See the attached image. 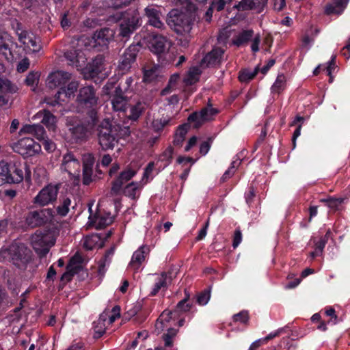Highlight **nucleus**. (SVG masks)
I'll return each instance as SVG.
<instances>
[{"label": "nucleus", "mask_w": 350, "mask_h": 350, "mask_svg": "<svg viewBox=\"0 0 350 350\" xmlns=\"http://www.w3.org/2000/svg\"><path fill=\"white\" fill-rule=\"evenodd\" d=\"M91 122H82L77 116H68L66 118L67 139L72 143L81 144L86 142L92 135L96 124V113L90 112Z\"/></svg>", "instance_id": "obj_1"}, {"label": "nucleus", "mask_w": 350, "mask_h": 350, "mask_svg": "<svg viewBox=\"0 0 350 350\" xmlns=\"http://www.w3.org/2000/svg\"><path fill=\"white\" fill-rule=\"evenodd\" d=\"M55 241V233L50 230L37 231L31 237V244L35 252L41 257L44 256L49 252Z\"/></svg>", "instance_id": "obj_2"}, {"label": "nucleus", "mask_w": 350, "mask_h": 350, "mask_svg": "<svg viewBox=\"0 0 350 350\" xmlns=\"http://www.w3.org/2000/svg\"><path fill=\"white\" fill-rule=\"evenodd\" d=\"M193 21L191 16L178 9L172 10L166 18L167 24L178 33L190 31Z\"/></svg>", "instance_id": "obj_3"}, {"label": "nucleus", "mask_w": 350, "mask_h": 350, "mask_svg": "<svg viewBox=\"0 0 350 350\" xmlns=\"http://www.w3.org/2000/svg\"><path fill=\"white\" fill-rule=\"evenodd\" d=\"M173 315L172 311L165 310L161 313L155 323V332L157 334L165 329L167 332V334L163 336V340L166 347L172 346V338L177 334V330L171 327L175 321Z\"/></svg>", "instance_id": "obj_4"}, {"label": "nucleus", "mask_w": 350, "mask_h": 350, "mask_svg": "<svg viewBox=\"0 0 350 350\" xmlns=\"http://www.w3.org/2000/svg\"><path fill=\"white\" fill-rule=\"evenodd\" d=\"M116 129L109 120H104L98 128V142L103 150L113 149L118 143Z\"/></svg>", "instance_id": "obj_5"}, {"label": "nucleus", "mask_w": 350, "mask_h": 350, "mask_svg": "<svg viewBox=\"0 0 350 350\" xmlns=\"http://www.w3.org/2000/svg\"><path fill=\"white\" fill-rule=\"evenodd\" d=\"M3 252H8L13 263L18 268L25 267L31 260V251L24 244H12Z\"/></svg>", "instance_id": "obj_6"}, {"label": "nucleus", "mask_w": 350, "mask_h": 350, "mask_svg": "<svg viewBox=\"0 0 350 350\" xmlns=\"http://www.w3.org/2000/svg\"><path fill=\"white\" fill-rule=\"evenodd\" d=\"M139 167L132 163L122 170L111 183V193L118 194L122 190L123 185L131 180L138 172Z\"/></svg>", "instance_id": "obj_7"}, {"label": "nucleus", "mask_w": 350, "mask_h": 350, "mask_svg": "<svg viewBox=\"0 0 350 350\" xmlns=\"http://www.w3.org/2000/svg\"><path fill=\"white\" fill-rule=\"evenodd\" d=\"M115 83L109 82L103 88V92L105 94H111V105L114 111H124L128 104L127 98L123 96V91L119 87H115L112 91Z\"/></svg>", "instance_id": "obj_8"}, {"label": "nucleus", "mask_w": 350, "mask_h": 350, "mask_svg": "<svg viewBox=\"0 0 350 350\" xmlns=\"http://www.w3.org/2000/svg\"><path fill=\"white\" fill-rule=\"evenodd\" d=\"M54 217V211L51 208H43L40 211L29 212L25 218V223L28 227L35 228L52 221Z\"/></svg>", "instance_id": "obj_9"}, {"label": "nucleus", "mask_w": 350, "mask_h": 350, "mask_svg": "<svg viewBox=\"0 0 350 350\" xmlns=\"http://www.w3.org/2000/svg\"><path fill=\"white\" fill-rule=\"evenodd\" d=\"M14 150L25 157H33L41 152V146L31 137H24L14 145Z\"/></svg>", "instance_id": "obj_10"}, {"label": "nucleus", "mask_w": 350, "mask_h": 350, "mask_svg": "<svg viewBox=\"0 0 350 350\" xmlns=\"http://www.w3.org/2000/svg\"><path fill=\"white\" fill-rule=\"evenodd\" d=\"M79 87V83L77 81H72L68 83L67 86H63L57 92L55 98H45L44 103L50 106H55L61 104L62 102H65L66 98H70L74 97L75 92Z\"/></svg>", "instance_id": "obj_11"}, {"label": "nucleus", "mask_w": 350, "mask_h": 350, "mask_svg": "<svg viewBox=\"0 0 350 350\" xmlns=\"http://www.w3.org/2000/svg\"><path fill=\"white\" fill-rule=\"evenodd\" d=\"M60 168L62 171L67 172L70 177L79 180L81 163L72 152H68L64 154Z\"/></svg>", "instance_id": "obj_12"}, {"label": "nucleus", "mask_w": 350, "mask_h": 350, "mask_svg": "<svg viewBox=\"0 0 350 350\" xmlns=\"http://www.w3.org/2000/svg\"><path fill=\"white\" fill-rule=\"evenodd\" d=\"M140 16L136 9H129L124 16V22L121 24V35L124 37L135 31L140 25Z\"/></svg>", "instance_id": "obj_13"}, {"label": "nucleus", "mask_w": 350, "mask_h": 350, "mask_svg": "<svg viewBox=\"0 0 350 350\" xmlns=\"http://www.w3.org/2000/svg\"><path fill=\"white\" fill-rule=\"evenodd\" d=\"M59 188L56 185H48L41 189L33 198V202L39 206H46L57 199Z\"/></svg>", "instance_id": "obj_14"}, {"label": "nucleus", "mask_w": 350, "mask_h": 350, "mask_svg": "<svg viewBox=\"0 0 350 350\" xmlns=\"http://www.w3.org/2000/svg\"><path fill=\"white\" fill-rule=\"evenodd\" d=\"M218 112L217 109L212 107L211 105H208L200 111L191 113L188 118V121L190 123H193L194 127L198 128L205 122L213 120Z\"/></svg>", "instance_id": "obj_15"}, {"label": "nucleus", "mask_w": 350, "mask_h": 350, "mask_svg": "<svg viewBox=\"0 0 350 350\" xmlns=\"http://www.w3.org/2000/svg\"><path fill=\"white\" fill-rule=\"evenodd\" d=\"M92 206V204L88 205L89 211L90 213L88 222L89 226H94L96 229H102L113 222V218L110 213L98 212L93 215Z\"/></svg>", "instance_id": "obj_16"}, {"label": "nucleus", "mask_w": 350, "mask_h": 350, "mask_svg": "<svg viewBox=\"0 0 350 350\" xmlns=\"http://www.w3.org/2000/svg\"><path fill=\"white\" fill-rule=\"evenodd\" d=\"M71 79V74L62 71L57 70L51 72L46 81V86L51 90L57 88H61L64 86Z\"/></svg>", "instance_id": "obj_17"}, {"label": "nucleus", "mask_w": 350, "mask_h": 350, "mask_svg": "<svg viewBox=\"0 0 350 350\" xmlns=\"http://www.w3.org/2000/svg\"><path fill=\"white\" fill-rule=\"evenodd\" d=\"M77 101L86 108H93L97 105L98 97L95 94L94 88L88 85L79 90Z\"/></svg>", "instance_id": "obj_18"}, {"label": "nucleus", "mask_w": 350, "mask_h": 350, "mask_svg": "<svg viewBox=\"0 0 350 350\" xmlns=\"http://www.w3.org/2000/svg\"><path fill=\"white\" fill-rule=\"evenodd\" d=\"M166 45H150L149 50L157 55L158 59L161 63L172 62L176 57V50L174 47H165Z\"/></svg>", "instance_id": "obj_19"}, {"label": "nucleus", "mask_w": 350, "mask_h": 350, "mask_svg": "<svg viewBox=\"0 0 350 350\" xmlns=\"http://www.w3.org/2000/svg\"><path fill=\"white\" fill-rule=\"evenodd\" d=\"M105 64L104 57L102 55H98L92 63L89 64L86 69L89 72L90 77L93 78L100 75L101 78H105L108 76L107 72H105Z\"/></svg>", "instance_id": "obj_20"}, {"label": "nucleus", "mask_w": 350, "mask_h": 350, "mask_svg": "<svg viewBox=\"0 0 350 350\" xmlns=\"http://www.w3.org/2000/svg\"><path fill=\"white\" fill-rule=\"evenodd\" d=\"M83 258L79 254H76L70 260L66 267V272L62 276V280H70L72 276L82 268Z\"/></svg>", "instance_id": "obj_21"}, {"label": "nucleus", "mask_w": 350, "mask_h": 350, "mask_svg": "<svg viewBox=\"0 0 350 350\" xmlns=\"http://www.w3.org/2000/svg\"><path fill=\"white\" fill-rule=\"evenodd\" d=\"M65 58L69 64L77 68H81L86 62L87 58L84 53L75 47L64 53Z\"/></svg>", "instance_id": "obj_22"}, {"label": "nucleus", "mask_w": 350, "mask_h": 350, "mask_svg": "<svg viewBox=\"0 0 350 350\" xmlns=\"http://www.w3.org/2000/svg\"><path fill=\"white\" fill-rule=\"evenodd\" d=\"M252 41V44H259L260 38L259 34L254 35L251 29L243 30L233 38L232 44H244Z\"/></svg>", "instance_id": "obj_23"}, {"label": "nucleus", "mask_w": 350, "mask_h": 350, "mask_svg": "<svg viewBox=\"0 0 350 350\" xmlns=\"http://www.w3.org/2000/svg\"><path fill=\"white\" fill-rule=\"evenodd\" d=\"M149 253V248L146 245L140 246L133 254L131 262L129 263L130 267L137 270L142 264L145 261L146 257Z\"/></svg>", "instance_id": "obj_24"}, {"label": "nucleus", "mask_w": 350, "mask_h": 350, "mask_svg": "<svg viewBox=\"0 0 350 350\" xmlns=\"http://www.w3.org/2000/svg\"><path fill=\"white\" fill-rule=\"evenodd\" d=\"M146 183L143 181H132L126 185L124 188L122 187V192L126 197L135 200L139 197L140 192Z\"/></svg>", "instance_id": "obj_25"}, {"label": "nucleus", "mask_w": 350, "mask_h": 350, "mask_svg": "<svg viewBox=\"0 0 350 350\" xmlns=\"http://www.w3.org/2000/svg\"><path fill=\"white\" fill-rule=\"evenodd\" d=\"M18 87L7 79L0 78V93L13 94L16 92ZM9 99L7 96L0 94V105L8 104Z\"/></svg>", "instance_id": "obj_26"}, {"label": "nucleus", "mask_w": 350, "mask_h": 350, "mask_svg": "<svg viewBox=\"0 0 350 350\" xmlns=\"http://www.w3.org/2000/svg\"><path fill=\"white\" fill-rule=\"evenodd\" d=\"M224 50L220 48H215L211 52L208 53L201 60L200 65L206 67L215 65L220 62Z\"/></svg>", "instance_id": "obj_27"}, {"label": "nucleus", "mask_w": 350, "mask_h": 350, "mask_svg": "<svg viewBox=\"0 0 350 350\" xmlns=\"http://www.w3.org/2000/svg\"><path fill=\"white\" fill-rule=\"evenodd\" d=\"M145 14L148 18L150 25L157 28H162L163 23L161 20V12L157 8L153 6H148L144 10Z\"/></svg>", "instance_id": "obj_28"}, {"label": "nucleus", "mask_w": 350, "mask_h": 350, "mask_svg": "<svg viewBox=\"0 0 350 350\" xmlns=\"http://www.w3.org/2000/svg\"><path fill=\"white\" fill-rule=\"evenodd\" d=\"M349 0H333L332 3L325 6L324 13L326 15L342 14L346 8Z\"/></svg>", "instance_id": "obj_29"}, {"label": "nucleus", "mask_w": 350, "mask_h": 350, "mask_svg": "<svg viewBox=\"0 0 350 350\" xmlns=\"http://www.w3.org/2000/svg\"><path fill=\"white\" fill-rule=\"evenodd\" d=\"M23 45H0V53L9 62L16 60L18 57L17 53L21 52Z\"/></svg>", "instance_id": "obj_30"}, {"label": "nucleus", "mask_w": 350, "mask_h": 350, "mask_svg": "<svg viewBox=\"0 0 350 350\" xmlns=\"http://www.w3.org/2000/svg\"><path fill=\"white\" fill-rule=\"evenodd\" d=\"M113 36L114 33L112 29L105 27L99 31H96L94 33L92 39L97 44H105L110 42L113 40Z\"/></svg>", "instance_id": "obj_31"}, {"label": "nucleus", "mask_w": 350, "mask_h": 350, "mask_svg": "<svg viewBox=\"0 0 350 350\" xmlns=\"http://www.w3.org/2000/svg\"><path fill=\"white\" fill-rule=\"evenodd\" d=\"M19 134H31L37 139H43L45 131L42 126L40 124H25L20 130Z\"/></svg>", "instance_id": "obj_32"}, {"label": "nucleus", "mask_w": 350, "mask_h": 350, "mask_svg": "<svg viewBox=\"0 0 350 350\" xmlns=\"http://www.w3.org/2000/svg\"><path fill=\"white\" fill-rule=\"evenodd\" d=\"M202 66L200 64L191 66L184 78V82L187 85H193L198 82L202 72Z\"/></svg>", "instance_id": "obj_33"}, {"label": "nucleus", "mask_w": 350, "mask_h": 350, "mask_svg": "<svg viewBox=\"0 0 350 350\" xmlns=\"http://www.w3.org/2000/svg\"><path fill=\"white\" fill-rule=\"evenodd\" d=\"M287 87V77L284 73H279L271 87V92L273 94H280Z\"/></svg>", "instance_id": "obj_34"}, {"label": "nucleus", "mask_w": 350, "mask_h": 350, "mask_svg": "<svg viewBox=\"0 0 350 350\" xmlns=\"http://www.w3.org/2000/svg\"><path fill=\"white\" fill-rule=\"evenodd\" d=\"M38 117H42V123L49 130L54 131L56 127V117L49 111H40L37 113Z\"/></svg>", "instance_id": "obj_35"}, {"label": "nucleus", "mask_w": 350, "mask_h": 350, "mask_svg": "<svg viewBox=\"0 0 350 350\" xmlns=\"http://www.w3.org/2000/svg\"><path fill=\"white\" fill-rule=\"evenodd\" d=\"M107 314H102L96 321H94V338H100L103 335L105 332L106 329V319Z\"/></svg>", "instance_id": "obj_36"}, {"label": "nucleus", "mask_w": 350, "mask_h": 350, "mask_svg": "<svg viewBox=\"0 0 350 350\" xmlns=\"http://www.w3.org/2000/svg\"><path fill=\"white\" fill-rule=\"evenodd\" d=\"M17 34L18 36V40L22 44H36L40 42V38L31 31L21 30L20 32L17 31Z\"/></svg>", "instance_id": "obj_37"}, {"label": "nucleus", "mask_w": 350, "mask_h": 350, "mask_svg": "<svg viewBox=\"0 0 350 350\" xmlns=\"http://www.w3.org/2000/svg\"><path fill=\"white\" fill-rule=\"evenodd\" d=\"M335 59L336 56L332 55L331 59L326 64L323 65H319L313 71L314 75H317L319 73L320 70L325 71L326 74L330 77V82L332 81V73L336 68L335 66Z\"/></svg>", "instance_id": "obj_38"}, {"label": "nucleus", "mask_w": 350, "mask_h": 350, "mask_svg": "<svg viewBox=\"0 0 350 350\" xmlns=\"http://www.w3.org/2000/svg\"><path fill=\"white\" fill-rule=\"evenodd\" d=\"M100 237L98 234L86 236L83 241V246L88 250H92L100 245Z\"/></svg>", "instance_id": "obj_39"}, {"label": "nucleus", "mask_w": 350, "mask_h": 350, "mask_svg": "<svg viewBox=\"0 0 350 350\" xmlns=\"http://www.w3.org/2000/svg\"><path fill=\"white\" fill-rule=\"evenodd\" d=\"M161 73L159 66H154L150 69L144 70V81L146 83L153 82L157 79Z\"/></svg>", "instance_id": "obj_40"}, {"label": "nucleus", "mask_w": 350, "mask_h": 350, "mask_svg": "<svg viewBox=\"0 0 350 350\" xmlns=\"http://www.w3.org/2000/svg\"><path fill=\"white\" fill-rule=\"evenodd\" d=\"M23 170L15 167L13 171L9 169L7 183H19L23 180Z\"/></svg>", "instance_id": "obj_41"}, {"label": "nucleus", "mask_w": 350, "mask_h": 350, "mask_svg": "<svg viewBox=\"0 0 350 350\" xmlns=\"http://www.w3.org/2000/svg\"><path fill=\"white\" fill-rule=\"evenodd\" d=\"M144 109V103L142 102L137 103L130 109V114L129 115V119L132 120H137L139 118V116H141Z\"/></svg>", "instance_id": "obj_42"}, {"label": "nucleus", "mask_w": 350, "mask_h": 350, "mask_svg": "<svg viewBox=\"0 0 350 350\" xmlns=\"http://www.w3.org/2000/svg\"><path fill=\"white\" fill-rule=\"evenodd\" d=\"M259 72V66L255 67L253 70L248 69L243 70L240 72L239 79L241 82H248L255 77Z\"/></svg>", "instance_id": "obj_43"}, {"label": "nucleus", "mask_w": 350, "mask_h": 350, "mask_svg": "<svg viewBox=\"0 0 350 350\" xmlns=\"http://www.w3.org/2000/svg\"><path fill=\"white\" fill-rule=\"evenodd\" d=\"M167 274L165 273H162L160 275H159L157 278V281L155 284L150 292L151 295H155L159 290L162 288H165L167 286Z\"/></svg>", "instance_id": "obj_44"}, {"label": "nucleus", "mask_w": 350, "mask_h": 350, "mask_svg": "<svg viewBox=\"0 0 350 350\" xmlns=\"http://www.w3.org/2000/svg\"><path fill=\"white\" fill-rule=\"evenodd\" d=\"M21 51L31 57H37L42 53V45H23Z\"/></svg>", "instance_id": "obj_45"}, {"label": "nucleus", "mask_w": 350, "mask_h": 350, "mask_svg": "<svg viewBox=\"0 0 350 350\" xmlns=\"http://www.w3.org/2000/svg\"><path fill=\"white\" fill-rule=\"evenodd\" d=\"M138 46L129 45L122 54V56H126V58L133 64L139 52Z\"/></svg>", "instance_id": "obj_46"}, {"label": "nucleus", "mask_w": 350, "mask_h": 350, "mask_svg": "<svg viewBox=\"0 0 350 350\" xmlns=\"http://www.w3.org/2000/svg\"><path fill=\"white\" fill-rule=\"evenodd\" d=\"M170 119L165 118L154 119L151 122V127L154 131L159 132L162 131L170 123Z\"/></svg>", "instance_id": "obj_47"}, {"label": "nucleus", "mask_w": 350, "mask_h": 350, "mask_svg": "<svg viewBox=\"0 0 350 350\" xmlns=\"http://www.w3.org/2000/svg\"><path fill=\"white\" fill-rule=\"evenodd\" d=\"M179 79L180 75L178 73H174V75H172L170 78L168 85L161 91V94L166 95L170 93L172 90L175 88Z\"/></svg>", "instance_id": "obj_48"}, {"label": "nucleus", "mask_w": 350, "mask_h": 350, "mask_svg": "<svg viewBox=\"0 0 350 350\" xmlns=\"http://www.w3.org/2000/svg\"><path fill=\"white\" fill-rule=\"evenodd\" d=\"M9 174L8 164L3 160L0 161V186L7 183Z\"/></svg>", "instance_id": "obj_49"}, {"label": "nucleus", "mask_w": 350, "mask_h": 350, "mask_svg": "<svg viewBox=\"0 0 350 350\" xmlns=\"http://www.w3.org/2000/svg\"><path fill=\"white\" fill-rule=\"evenodd\" d=\"M102 25V21L96 18H88L83 21L81 27L86 29H94Z\"/></svg>", "instance_id": "obj_50"}, {"label": "nucleus", "mask_w": 350, "mask_h": 350, "mask_svg": "<svg viewBox=\"0 0 350 350\" xmlns=\"http://www.w3.org/2000/svg\"><path fill=\"white\" fill-rule=\"evenodd\" d=\"M256 0H241L234 6L237 10L244 11L255 8Z\"/></svg>", "instance_id": "obj_51"}, {"label": "nucleus", "mask_w": 350, "mask_h": 350, "mask_svg": "<svg viewBox=\"0 0 350 350\" xmlns=\"http://www.w3.org/2000/svg\"><path fill=\"white\" fill-rule=\"evenodd\" d=\"M197 7L195 3L191 1H187L185 5H184L180 10L187 13V14L191 16L193 21L196 18V12L197 11Z\"/></svg>", "instance_id": "obj_52"}, {"label": "nucleus", "mask_w": 350, "mask_h": 350, "mask_svg": "<svg viewBox=\"0 0 350 350\" xmlns=\"http://www.w3.org/2000/svg\"><path fill=\"white\" fill-rule=\"evenodd\" d=\"M132 64L126 58V56L121 55L118 68L121 72V74L123 75L131 69Z\"/></svg>", "instance_id": "obj_53"}, {"label": "nucleus", "mask_w": 350, "mask_h": 350, "mask_svg": "<svg viewBox=\"0 0 350 350\" xmlns=\"http://www.w3.org/2000/svg\"><path fill=\"white\" fill-rule=\"evenodd\" d=\"M173 148L172 147L167 148L165 151L160 155L159 160L164 161V166L168 165L172 159Z\"/></svg>", "instance_id": "obj_54"}, {"label": "nucleus", "mask_w": 350, "mask_h": 350, "mask_svg": "<svg viewBox=\"0 0 350 350\" xmlns=\"http://www.w3.org/2000/svg\"><path fill=\"white\" fill-rule=\"evenodd\" d=\"M71 200L69 198H66L63 200L62 203L57 206V212L61 216H65L69 211V206H70Z\"/></svg>", "instance_id": "obj_55"}, {"label": "nucleus", "mask_w": 350, "mask_h": 350, "mask_svg": "<svg viewBox=\"0 0 350 350\" xmlns=\"http://www.w3.org/2000/svg\"><path fill=\"white\" fill-rule=\"evenodd\" d=\"M187 299L188 296L178 303L176 310L174 312H172L174 315H175L177 312H185L190 310L191 305L189 303H187Z\"/></svg>", "instance_id": "obj_56"}, {"label": "nucleus", "mask_w": 350, "mask_h": 350, "mask_svg": "<svg viewBox=\"0 0 350 350\" xmlns=\"http://www.w3.org/2000/svg\"><path fill=\"white\" fill-rule=\"evenodd\" d=\"M154 170V163L150 162L148 164L144 170L142 180L140 181H143L146 183V184L149 182L152 178V173Z\"/></svg>", "instance_id": "obj_57"}, {"label": "nucleus", "mask_w": 350, "mask_h": 350, "mask_svg": "<svg viewBox=\"0 0 350 350\" xmlns=\"http://www.w3.org/2000/svg\"><path fill=\"white\" fill-rule=\"evenodd\" d=\"M82 159H83V168H92L93 167V166L94 165V162H95V159H94L93 154H92L90 153L84 154L83 155Z\"/></svg>", "instance_id": "obj_58"}, {"label": "nucleus", "mask_w": 350, "mask_h": 350, "mask_svg": "<svg viewBox=\"0 0 350 350\" xmlns=\"http://www.w3.org/2000/svg\"><path fill=\"white\" fill-rule=\"evenodd\" d=\"M241 161L239 160L233 161L231 163V166L225 172L222 176L223 181L231 177L237 167L240 164Z\"/></svg>", "instance_id": "obj_59"}, {"label": "nucleus", "mask_w": 350, "mask_h": 350, "mask_svg": "<svg viewBox=\"0 0 350 350\" xmlns=\"http://www.w3.org/2000/svg\"><path fill=\"white\" fill-rule=\"evenodd\" d=\"M232 31L227 28L223 29L217 36V41L221 44L226 43L232 34Z\"/></svg>", "instance_id": "obj_60"}, {"label": "nucleus", "mask_w": 350, "mask_h": 350, "mask_svg": "<svg viewBox=\"0 0 350 350\" xmlns=\"http://www.w3.org/2000/svg\"><path fill=\"white\" fill-rule=\"evenodd\" d=\"M330 231L327 230L325 235L323 237L320 238V239L315 243L316 249L319 250V252H322L323 248L325 246V244L327 242V240L329 237Z\"/></svg>", "instance_id": "obj_61"}, {"label": "nucleus", "mask_w": 350, "mask_h": 350, "mask_svg": "<svg viewBox=\"0 0 350 350\" xmlns=\"http://www.w3.org/2000/svg\"><path fill=\"white\" fill-rule=\"evenodd\" d=\"M39 75L37 72H31L27 76L25 82L28 86H33L38 81Z\"/></svg>", "instance_id": "obj_62"}, {"label": "nucleus", "mask_w": 350, "mask_h": 350, "mask_svg": "<svg viewBox=\"0 0 350 350\" xmlns=\"http://www.w3.org/2000/svg\"><path fill=\"white\" fill-rule=\"evenodd\" d=\"M210 297L211 295L209 291H203L198 295L197 302L200 305L204 306L208 302Z\"/></svg>", "instance_id": "obj_63"}, {"label": "nucleus", "mask_w": 350, "mask_h": 350, "mask_svg": "<svg viewBox=\"0 0 350 350\" xmlns=\"http://www.w3.org/2000/svg\"><path fill=\"white\" fill-rule=\"evenodd\" d=\"M234 320L241 323H247L249 319L248 312L247 311H241L238 314H236L233 317Z\"/></svg>", "instance_id": "obj_64"}]
</instances>
